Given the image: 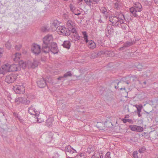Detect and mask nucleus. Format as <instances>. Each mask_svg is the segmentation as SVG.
<instances>
[{
  "label": "nucleus",
  "instance_id": "51",
  "mask_svg": "<svg viewBox=\"0 0 158 158\" xmlns=\"http://www.w3.org/2000/svg\"><path fill=\"white\" fill-rule=\"evenodd\" d=\"M14 115L15 116L17 117V118L20 120V117L19 116H18V114L15 113H13Z\"/></svg>",
  "mask_w": 158,
  "mask_h": 158
},
{
  "label": "nucleus",
  "instance_id": "4",
  "mask_svg": "<svg viewBox=\"0 0 158 158\" xmlns=\"http://www.w3.org/2000/svg\"><path fill=\"white\" fill-rule=\"evenodd\" d=\"M135 44V42L134 40H131L130 41H127L125 43H124L122 47H121L119 48V50L122 51L124 50L128 47L132 46Z\"/></svg>",
  "mask_w": 158,
  "mask_h": 158
},
{
  "label": "nucleus",
  "instance_id": "15",
  "mask_svg": "<svg viewBox=\"0 0 158 158\" xmlns=\"http://www.w3.org/2000/svg\"><path fill=\"white\" fill-rule=\"evenodd\" d=\"M21 56V54L19 53H17L12 57L13 60L16 62H19V60Z\"/></svg>",
  "mask_w": 158,
  "mask_h": 158
},
{
  "label": "nucleus",
  "instance_id": "22",
  "mask_svg": "<svg viewBox=\"0 0 158 158\" xmlns=\"http://www.w3.org/2000/svg\"><path fill=\"white\" fill-rule=\"evenodd\" d=\"M135 106L137 109V114H138V116L139 117H140L141 116V115L140 113L141 111V110H142V106L141 105L140 106L136 105Z\"/></svg>",
  "mask_w": 158,
  "mask_h": 158
},
{
  "label": "nucleus",
  "instance_id": "24",
  "mask_svg": "<svg viewBox=\"0 0 158 158\" xmlns=\"http://www.w3.org/2000/svg\"><path fill=\"white\" fill-rule=\"evenodd\" d=\"M71 37L72 38V40L75 41L79 40L80 38L79 35L76 33L71 35Z\"/></svg>",
  "mask_w": 158,
  "mask_h": 158
},
{
  "label": "nucleus",
  "instance_id": "57",
  "mask_svg": "<svg viewBox=\"0 0 158 158\" xmlns=\"http://www.w3.org/2000/svg\"><path fill=\"white\" fill-rule=\"evenodd\" d=\"M23 99L22 100L23 102H22V103H25V102H26V98H23Z\"/></svg>",
  "mask_w": 158,
  "mask_h": 158
},
{
  "label": "nucleus",
  "instance_id": "9",
  "mask_svg": "<svg viewBox=\"0 0 158 158\" xmlns=\"http://www.w3.org/2000/svg\"><path fill=\"white\" fill-rule=\"evenodd\" d=\"M35 105H32L30 107L28 108V111L31 114L38 116L39 115L40 113L37 111H35Z\"/></svg>",
  "mask_w": 158,
  "mask_h": 158
},
{
  "label": "nucleus",
  "instance_id": "17",
  "mask_svg": "<svg viewBox=\"0 0 158 158\" xmlns=\"http://www.w3.org/2000/svg\"><path fill=\"white\" fill-rule=\"evenodd\" d=\"M87 43V45L90 49H93L96 47V44L92 40L89 41Z\"/></svg>",
  "mask_w": 158,
  "mask_h": 158
},
{
  "label": "nucleus",
  "instance_id": "52",
  "mask_svg": "<svg viewBox=\"0 0 158 158\" xmlns=\"http://www.w3.org/2000/svg\"><path fill=\"white\" fill-rule=\"evenodd\" d=\"M64 77V76H60L57 79L58 80H62V79Z\"/></svg>",
  "mask_w": 158,
  "mask_h": 158
},
{
  "label": "nucleus",
  "instance_id": "42",
  "mask_svg": "<svg viewBox=\"0 0 158 158\" xmlns=\"http://www.w3.org/2000/svg\"><path fill=\"white\" fill-rule=\"evenodd\" d=\"M114 7L115 8L118 9L120 8V4L118 2H116L114 3Z\"/></svg>",
  "mask_w": 158,
  "mask_h": 158
},
{
  "label": "nucleus",
  "instance_id": "36",
  "mask_svg": "<svg viewBox=\"0 0 158 158\" xmlns=\"http://www.w3.org/2000/svg\"><path fill=\"white\" fill-rule=\"evenodd\" d=\"M70 9L74 13L75 10H76V8L72 4H70L69 5Z\"/></svg>",
  "mask_w": 158,
  "mask_h": 158
},
{
  "label": "nucleus",
  "instance_id": "6",
  "mask_svg": "<svg viewBox=\"0 0 158 158\" xmlns=\"http://www.w3.org/2000/svg\"><path fill=\"white\" fill-rule=\"evenodd\" d=\"M118 18L119 16L118 17L115 16H110L109 21L112 23V26H117L118 25Z\"/></svg>",
  "mask_w": 158,
  "mask_h": 158
},
{
  "label": "nucleus",
  "instance_id": "33",
  "mask_svg": "<svg viewBox=\"0 0 158 158\" xmlns=\"http://www.w3.org/2000/svg\"><path fill=\"white\" fill-rule=\"evenodd\" d=\"M72 76V74L71 73V72L69 71L64 74V77L66 78V77H71Z\"/></svg>",
  "mask_w": 158,
  "mask_h": 158
},
{
  "label": "nucleus",
  "instance_id": "35",
  "mask_svg": "<svg viewBox=\"0 0 158 158\" xmlns=\"http://www.w3.org/2000/svg\"><path fill=\"white\" fill-rule=\"evenodd\" d=\"M100 10L104 14H106L107 11L106 9L104 7H101Z\"/></svg>",
  "mask_w": 158,
  "mask_h": 158
},
{
  "label": "nucleus",
  "instance_id": "27",
  "mask_svg": "<svg viewBox=\"0 0 158 158\" xmlns=\"http://www.w3.org/2000/svg\"><path fill=\"white\" fill-rule=\"evenodd\" d=\"M82 34L84 36V40L85 41L86 43H88L89 41V40H88V35L86 32L85 31H83Z\"/></svg>",
  "mask_w": 158,
  "mask_h": 158
},
{
  "label": "nucleus",
  "instance_id": "38",
  "mask_svg": "<svg viewBox=\"0 0 158 158\" xmlns=\"http://www.w3.org/2000/svg\"><path fill=\"white\" fill-rule=\"evenodd\" d=\"M57 21H55L53 23H52V27H55L54 28V30H56V28L57 27H58L59 26H58V24L57 23Z\"/></svg>",
  "mask_w": 158,
  "mask_h": 158
},
{
  "label": "nucleus",
  "instance_id": "12",
  "mask_svg": "<svg viewBox=\"0 0 158 158\" xmlns=\"http://www.w3.org/2000/svg\"><path fill=\"white\" fill-rule=\"evenodd\" d=\"M66 154L67 155L68 153L73 154L76 152V151L72 148L70 146H68L65 148Z\"/></svg>",
  "mask_w": 158,
  "mask_h": 158
},
{
  "label": "nucleus",
  "instance_id": "48",
  "mask_svg": "<svg viewBox=\"0 0 158 158\" xmlns=\"http://www.w3.org/2000/svg\"><path fill=\"white\" fill-rule=\"evenodd\" d=\"M51 48H53V47L56 48V47L55 46H57V44L56 43L52 42L51 44Z\"/></svg>",
  "mask_w": 158,
  "mask_h": 158
},
{
  "label": "nucleus",
  "instance_id": "55",
  "mask_svg": "<svg viewBox=\"0 0 158 158\" xmlns=\"http://www.w3.org/2000/svg\"><path fill=\"white\" fill-rule=\"evenodd\" d=\"M9 45V43L8 42L7 43L5 44L6 46V47L7 48H8V49H9V48H10Z\"/></svg>",
  "mask_w": 158,
  "mask_h": 158
},
{
  "label": "nucleus",
  "instance_id": "16",
  "mask_svg": "<svg viewBox=\"0 0 158 158\" xmlns=\"http://www.w3.org/2000/svg\"><path fill=\"white\" fill-rule=\"evenodd\" d=\"M19 65L20 69L22 68L23 69H24L26 67H27V63H26L22 60L19 61Z\"/></svg>",
  "mask_w": 158,
  "mask_h": 158
},
{
  "label": "nucleus",
  "instance_id": "43",
  "mask_svg": "<svg viewBox=\"0 0 158 158\" xmlns=\"http://www.w3.org/2000/svg\"><path fill=\"white\" fill-rule=\"evenodd\" d=\"M98 55V54L96 53L95 52L93 53L91 55V59H94L97 57Z\"/></svg>",
  "mask_w": 158,
  "mask_h": 158
},
{
  "label": "nucleus",
  "instance_id": "25",
  "mask_svg": "<svg viewBox=\"0 0 158 158\" xmlns=\"http://www.w3.org/2000/svg\"><path fill=\"white\" fill-rule=\"evenodd\" d=\"M151 75V73L149 70H147L143 72V76L148 77H149Z\"/></svg>",
  "mask_w": 158,
  "mask_h": 158
},
{
  "label": "nucleus",
  "instance_id": "62",
  "mask_svg": "<svg viewBox=\"0 0 158 158\" xmlns=\"http://www.w3.org/2000/svg\"><path fill=\"white\" fill-rule=\"evenodd\" d=\"M2 52L1 51V49H0V58L2 56Z\"/></svg>",
  "mask_w": 158,
  "mask_h": 158
},
{
  "label": "nucleus",
  "instance_id": "21",
  "mask_svg": "<svg viewBox=\"0 0 158 158\" xmlns=\"http://www.w3.org/2000/svg\"><path fill=\"white\" fill-rule=\"evenodd\" d=\"M56 48L53 47V48H50V50L49 52L50 51L53 53L55 54L57 53L58 52L59 50L57 48V46H55Z\"/></svg>",
  "mask_w": 158,
  "mask_h": 158
},
{
  "label": "nucleus",
  "instance_id": "60",
  "mask_svg": "<svg viewBox=\"0 0 158 158\" xmlns=\"http://www.w3.org/2000/svg\"><path fill=\"white\" fill-rule=\"evenodd\" d=\"M55 156L57 157H59V155L58 153H55Z\"/></svg>",
  "mask_w": 158,
  "mask_h": 158
},
{
  "label": "nucleus",
  "instance_id": "46",
  "mask_svg": "<svg viewBox=\"0 0 158 158\" xmlns=\"http://www.w3.org/2000/svg\"><path fill=\"white\" fill-rule=\"evenodd\" d=\"M84 1L86 3V4L88 5L91 6V3L92 1L90 0H84Z\"/></svg>",
  "mask_w": 158,
  "mask_h": 158
},
{
  "label": "nucleus",
  "instance_id": "14",
  "mask_svg": "<svg viewBox=\"0 0 158 158\" xmlns=\"http://www.w3.org/2000/svg\"><path fill=\"white\" fill-rule=\"evenodd\" d=\"M71 43L70 41L68 40L64 41L62 45L64 48L67 49H69L71 46Z\"/></svg>",
  "mask_w": 158,
  "mask_h": 158
},
{
  "label": "nucleus",
  "instance_id": "41",
  "mask_svg": "<svg viewBox=\"0 0 158 158\" xmlns=\"http://www.w3.org/2000/svg\"><path fill=\"white\" fill-rule=\"evenodd\" d=\"M138 153L137 151H135L133 152L132 155L134 158H138Z\"/></svg>",
  "mask_w": 158,
  "mask_h": 158
},
{
  "label": "nucleus",
  "instance_id": "26",
  "mask_svg": "<svg viewBox=\"0 0 158 158\" xmlns=\"http://www.w3.org/2000/svg\"><path fill=\"white\" fill-rule=\"evenodd\" d=\"M102 155H100V153L97 152L95 153L94 154L92 155L91 158H101Z\"/></svg>",
  "mask_w": 158,
  "mask_h": 158
},
{
  "label": "nucleus",
  "instance_id": "19",
  "mask_svg": "<svg viewBox=\"0 0 158 158\" xmlns=\"http://www.w3.org/2000/svg\"><path fill=\"white\" fill-rule=\"evenodd\" d=\"M74 23L71 20H68L66 23V27L68 29H70L74 26Z\"/></svg>",
  "mask_w": 158,
  "mask_h": 158
},
{
  "label": "nucleus",
  "instance_id": "10",
  "mask_svg": "<svg viewBox=\"0 0 158 158\" xmlns=\"http://www.w3.org/2000/svg\"><path fill=\"white\" fill-rule=\"evenodd\" d=\"M38 62L35 60H34L33 62L28 61L27 62V68L28 69H34L38 66Z\"/></svg>",
  "mask_w": 158,
  "mask_h": 158
},
{
  "label": "nucleus",
  "instance_id": "8",
  "mask_svg": "<svg viewBox=\"0 0 158 158\" xmlns=\"http://www.w3.org/2000/svg\"><path fill=\"white\" fill-rule=\"evenodd\" d=\"M10 69V65L8 64L2 65L0 69V74H4L9 72Z\"/></svg>",
  "mask_w": 158,
  "mask_h": 158
},
{
  "label": "nucleus",
  "instance_id": "13",
  "mask_svg": "<svg viewBox=\"0 0 158 158\" xmlns=\"http://www.w3.org/2000/svg\"><path fill=\"white\" fill-rule=\"evenodd\" d=\"M20 70L18 64H13L10 65V72H16Z\"/></svg>",
  "mask_w": 158,
  "mask_h": 158
},
{
  "label": "nucleus",
  "instance_id": "58",
  "mask_svg": "<svg viewBox=\"0 0 158 158\" xmlns=\"http://www.w3.org/2000/svg\"><path fill=\"white\" fill-rule=\"evenodd\" d=\"M145 112L147 113V116L148 117H149V116L148 115V114H149L150 113H152V111H150V112H147L146 111H145Z\"/></svg>",
  "mask_w": 158,
  "mask_h": 158
},
{
  "label": "nucleus",
  "instance_id": "29",
  "mask_svg": "<svg viewBox=\"0 0 158 158\" xmlns=\"http://www.w3.org/2000/svg\"><path fill=\"white\" fill-rule=\"evenodd\" d=\"M52 119L51 118H48L46 121V125L47 126H51L52 124Z\"/></svg>",
  "mask_w": 158,
  "mask_h": 158
},
{
  "label": "nucleus",
  "instance_id": "39",
  "mask_svg": "<svg viewBox=\"0 0 158 158\" xmlns=\"http://www.w3.org/2000/svg\"><path fill=\"white\" fill-rule=\"evenodd\" d=\"M69 30L70 31V33L71 32L73 33H76L77 31L75 28L73 27L72 28L69 29Z\"/></svg>",
  "mask_w": 158,
  "mask_h": 158
},
{
  "label": "nucleus",
  "instance_id": "1",
  "mask_svg": "<svg viewBox=\"0 0 158 158\" xmlns=\"http://www.w3.org/2000/svg\"><path fill=\"white\" fill-rule=\"evenodd\" d=\"M53 37L52 35L48 34L43 39L42 45V51L45 53L49 52L50 46L53 41Z\"/></svg>",
  "mask_w": 158,
  "mask_h": 158
},
{
  "label": "nucleus",
  "instance_id": "37",
  "mask_svg": "<svg viewBox=\"0 0 158 158\" xmlns=\"http://www.w3.org/2000/svg\"><path fill=\"white\" fill-rule=\"evenodd\" d=\"M145 150L146 149L144 147H143L139 148V152L140 153H143L145 152Z\"/></svg>",
  "mask_w": 158,
  "mask_h": 158
},
{
  "label": "nucleus",
  "instance_id": "2",
  "mask_svg": "<svg viewBox=\"0 0 158 158\" xmlns=\"http://www.w3.org/2000/svg\"><path fill=\"white\" fill-rule=\"evenodd\" d=\"M131 13V16L134 17H137L140 15V12L143 10L141 4L139 2L134 3L133 7L129 9Z\"/></svg>",
  "mask_w": 158,
  "mask_h": 158
},
{
  "label": "nucleus",
  "instance_id": "30",
  "mask_svg": "<svg viewBox=\"0 0 158 158\" xmlns=\"http://www.w3.org/2000/svg\"><path fill=\"white\" fill-rule=\"evenodd\" d=\"M122 120L124 123H126L127 122H128L129 123H133V121L131 119L123 118Z\"/></svg>",
  "mask_w": 158,
  "mask_h": 158
},
{
  "label": "nucleus",
  "instance_id": "47",
  "mask_svg": "<svg viewBox=\"0 0 158 158\" xmlns=\"http://www.w3.org/2000/svg\"><path fill=\"white\" fill-rule=\"evenodd\" d=\"M105 158H111L110 156V153L107 152L105 155Z\"/></svg>",
  "mask_w": 158,
  "mask_h": 158
},
{
  "label": "nucleus",
  "instance_id": "23",
  "mask_svg": "<svg viewBox=\"0 0 158 158\" xmlns=\"http://www.w3.org/2000/svg\"><path fill=\"white\" fill-rule=\"evenodd\" d=\"M118 81V80H116L115 81L113 82V83H114V82H116L117 84V86H118L119 84H123L124 83V82H125L127 84H129L131 83V82L129 81L128 80L126 81H124L123 80H121L117 82Z\"/></svg>",
  "mask_w": 158,
  "mask_h": 158
},
{
  "label": "nucleus",
  "instance_id": "59",
  "mask_svg": "<svg viewBox=\"0 0 158 158\" xmlns=\"http://www.w3.org/2000/svg\"><path fill=\"white\" fill-rule=\"evenodd\" d=\"M30 103V101L28 100H27L26 99L25 103H26L27 104H29V103Z\"/></svg>",
  "mask_w": 158,
  "mask_h": 158
},
{
  "label": "nucleus",
  "instance_id": "11",
  "mask_svg": "<svg viewBox=\"0 0 158 158\" xmlns=\"http://www.w3.org/2000/svg\"><path fill=\"white\" fill-rule=\"evenodd\" d=\"M66 28L63 26H59L56 28V31L59 34H62L63 35L64 31H66Z\"/></svg>",
  "mask_w": 158,
  "mask_h": 158
},
{
  "label": "nucleus",
  "instance_id": "18",
  "mask_svg": "<svg viewBox=\"0 0 158 158\" xmlns=\"http://www.w3.org/2000/svg\"><path fill=\"white\" fill-rule=\"evenodd\" d=\"M106 31H107L109 34H111L114 32V29L111 26L108 25L107 27Z\"/></svg>",
  "mask_w": 158,
  "mask_h": 158
},
{
  "label": "nucleus",
  "instance_id": "5",
  "mask_svg": "<svg viewBox=\"0 0 158 158\" xmlns=\"http://www.w3.org/2000/svg\"><path fill=\"white\" fill-rule=\"evenodd\" d=\"M31 50L35 54L38 55L42 51V49L41 50V47L39 45L35 44L32 47Z\"/></svg>",
  "mask_w": 158,
  "mask_h": 158
},
{
  "label": "nucleus",
  "instance_id": "61",
  "mask_svg": "<svg viewBox=\"0 0 158 158\" xmlns=\"http://www.w3.org/2000/svg\"><path fill=\"white\" fill-rule=\"evenodd\" d=\"M93 1L96 3H97L99 2V0H93Z\"/></svg>",
  "mask_w": 158,
  "mask_h": 158
},
{
  "label": "nucleus",
  "instance_id": "32",
  "mask_svg": "<svg viewBox=\"0 0 158 158\" xmlns=\"http://www.w3.org/2000/svg\"><path fill=\"white\" fill-rule=\"evenodd\" d=\"M130 80H131L132 81H136L138 80V79L136 76H133L130 77Z\"/></svg>",
  "mask_w": 158,
  "mask_h": 158
},
{
  "label": "nucleus",
  "instance_id": "45",
  "mask_svg": "<svg viewBox=\"0 0 158 158\" xmlns=\"http://www.w3.org/2000/svg\"><path fill=\"white\" fill-rule=\"evenodd\" d=\"M22 47V45L20 44H19L15 46V48L16 50L19 51Z\"/></svg>",
  "mask_w": 158,
  "mask_h": 158
},
{
  "label": "nucleus",
  "instance_id": "3",
  "mask_svg": "<svg viewBox=\"0 0 158 158\" xmlns=\"http://www.w3.org/2000/svg\"><path fill=\"white\" fill-rule=\"evenodd\" d=\"M13 90L16 93L19 94L25 93V88L23 85H16L13 86Z\"/></svg>",
  "mask_w": 158,
  "mask_h": 158
},
{
  "label": "nucleus",
  "instance_id": "20",
  "mask_svg": "<svg viewBox=\"0 0 158 158\" xmlns=\"http://www.w3.org/2000/svg\"><path fill=\"white\" fill-rule=\"evenodd\" d=\"M118 19H119L118 21V24L119 23L121 24H123L124 23L123 19H125V17L124 15L123 14L121 13L119 15Z\"/></svg>",
  "mask_w": 158,
  "mask_h": 158
},
{
  "label": "nucleus",
  "instance_id": "7",
  "mask_svg": "<svg viewBox=\"0 0 158 158\" xmlns=\"http://www.w3.org/2000/svg\"><path fill=\"white\" fill-rule=\"evenodd\" d=\"M37 83L38 86L40 88H44L47 85L46 80L44 78L38 79L37 81Z\"/></svg>",
  "mask_w": 158,
  "mask_h": 158
},
{
  "label": "nucleus",
  "instance_id": "64",
  "mask_svg": "<svg viewBox=\"0 0 158 158\" xmlns=\"http://www.w3.org/2000/svg\"><path fill=\"white\" fill-rule=\"evenodd\" d=\"M98 21L99 23H103L101 19H100L98 20Z\"/></svg>",
  "mask_w": 158,
  "mask_h": 158
},
{
  "label": "nucleus",
  "instance_id": "49",
  "mask_svg": "<svg viewBox=\"0 0 158 158\" xmlns=\"http://www.w3.org/2000/svg\"><path fill=\"white\" fill-rule=\"evenodd\" d=\"M107 51H102L100 52H99V54H106V52H107Z\"/></svg>",
  "mask_w": 158,
  "mask_h": 158
},
{
  "label": "nucleus",
  "instance_id": "31",
  "mask_svg": "<svg viewBox=\"0 0 158 158\" xmlns=\"http://www.w3.org/2000/svg\"><path fill=\"white\" fill-rule=\"evenodd\" d=\"M70 35V31L68 28L66 29V31H64L63 35L68 36Z\"/></svg>",
  "mask_w": 158,
  "mask_h": 158
},
{
  "label": "nucleus",
  "instance_id": "40",
  "mask_svg": "<svg viewBox=\"0 0 158 158\" xmlns=\"http://www.w3.org/2000/svg\"><path fill=\"white\" fill-rule=\"evenodd\" d=\"M136 125H130L129 127L132 131H135Z\"/></svg>",
  "mask_w": 158,
  "mask_h": 158
},
{
  "label": "nucleus",
  "instance_id": "28",
  "mask_svg": "<svg viewBox=\"0 0 158 158\" xmlns=\"http://www.w3.org/2000/svg\"><path fill=\"white\" fill-rule=\"evenodd\" d=\"M143 127L136 125L135 129L136 131L140 132L142 131H143Z\"/></svg>",
  "mask_w": 158,
  "mask_h": 158
},
{
  "label": "nucleus",
  "instance_id": "34",
  "mask_svg": "<svg viewBox=\"0 0 158 158\" xmlns=\"http://www.w3.org/2000/svg\"><path fill=\"white\" fill-rule=\"evenodd\" d=\"M142 135V136L144 137L146 139H148L149 137V135L148 133L147 132H143V133Z\"/></svg>",
  "mask_w": 158,
  "mask_h": 158
},
{
  "label": "nucleus",
  "instance_id": "53",
  "mask_svg": "<svg viewBox=\"0 0 158 158\" xmlns=\"http://www.w3.org/2000/svg\"><path fill=\"white\" fill-rule=\"evenodd\" d=\"M19 97L15 99V102H19Z\"/></svg>",
  "mask_w": 158,
  "mask_h": 158
},
{
  "label": "nucleus",
  "instance_id": "44",
  "mask_svg": "<svg viewBox=\"0 0 158 158\" xmlns=\"http://www.w3.org/2000/svg\"><path fill=\"white\" fill-rule=\"evenodd\" d=\"M41 30L42 32H45L48 31V30L46 27H43L41 28Z\"/></svg>",
  "mask_w": 158,
  "mask_h": 158
},
{
  "label": "nucleus",
  "instance_id": "54",
  "mask_svg": "<svg viewBox=\"0 0 158 158\" xmlns=\"http://www.w3.org/2000/svg\"><path fill=\"white\" fill-rule=\"evenodd\" d=\"M101 124V123H97V124L96 125V126L97 127V128H98L101 129L102 128H101V127L99 126V124Z\"/></svg>",
  "mask_w": 158,
  "mask_h": 158
},
{
  "label": "nucleus",
  "instance_id": "63",
  "mask_svg": "<svg viewBox=\"0 0 158 158\" xmlns=\"http://www.w3.org/2000/svg\"><path fill=\"white\" fill-rule=\"evenodd\" d=\"M156 4H158V0H153Z\"/></svg>",
  "mask_w": 158,
  "mask_h": 158
},
{
  "label": "nucleus",
  "instance_id": "56",
  "mask_svg": "<svg viewBox=\"0 0 158 158\" xmlns=\"http://www.w3.org/2000/svg\"><path fill=\"white\" fill-rule=\"evenodd\" d=\"M23 98H22V97H19V102H21V103H22V102H23V101H22V100H23Z\"/></svg>",
  "mask_w": 158,
  "mask_h": 158
},
{
  "label": "nucleus",
  "instance_id": "50",
  "mask_svg": "<svg viewBox=\"0 0 158 158\" xmlns=\"http://www.w3.org/2000/svg\"><path fill=\"white\" fill-rule=\"evenodd\" d=\"M63 17L66 19H67L68 18V15L66 14H64L63 15Z\"/></svg>",
  "mask_w": 158,
  "mask_h": 158
}]
</instances>
